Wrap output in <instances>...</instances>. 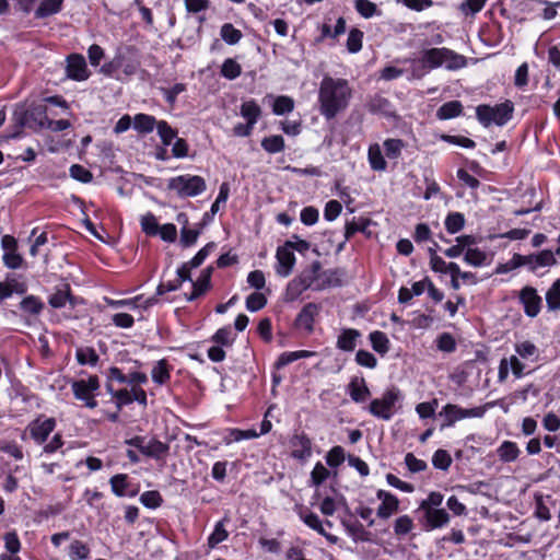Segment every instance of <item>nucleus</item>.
Wrapping results in <instances>:
<instances>
[{"label": "nucleus", "instance_id": "12", "mask_svg": "<svg viewBox=\"0 0 560 560\" xmlns=\"http://www.w3.org/2000/svg\"><path fill=\"white\" fill-rule=\"evenodd\" d=\"M518 301L523 306L525 315L530 318L538 316L542 308V299L536 288L532 285H525L520 290Z\"/></svg>", "mask_w": 560, "mask_h": 560}, {"label": "nucleus", "instance_id": "52", "mask_svg": "<svg viewBox=\"0 0 560 560\" xmlns=\"http://www.w3.org/2000/svg\"><path fill=\"white\" fill-rule=\"evenodd\" d=\"M220 35L229 45L237 44L243 36L242 32L231 23H225L221 26Z\"/></svg>", "mask_w": 560, "mask_h": 560}, {"label": "nucleus", "instance_id": "63", "mask_svg": "<svg viewBox=\"0 0 560 560\" xmlns=\"http://www.w3.org/2000/svg\"><path fill=\"white\" fill-rule=\"evenodd\" d=\"M329 476L330 471L320 462H317L311 472V482L313 486L319 487Z\"/></svg>", "mask_w": 560, "mask_h": 560}, {"label": "nucleus", "instance_id": "50", "mask_svg": "<svg viewBox=\"0 0 560 560\" xmlns=\"http://www.w3.org/2000/svg\"><path fill=\"white\" fill-rule=\"evenodd\" d=\"M383 145L385 155L390 160H396L401 155L405 142L401 139L389 138L384 141Z\"/></svg>", "mask_w": 560, "mask_h": 560}, {"label": "nucleus", "instance_id": "27", "mask_svg": "<svg viewBox=\"0 0 560 560\" xmlns=\"http://www.w3.org/2000/svg\"><path fill=\"white\" fill-rule=\"evenodd\" d=\"M372 223V220L369 218H352V220L347 221L345 224V237L346 241H350L355 233H362L365 237L370 238L372 235L371 230L369 229Z\"/></svg>", "mask_w": 560, "mask_h": 560}, {"label": "nucleus", "instance_id": "23", "mask_svg": "<svg viewBox=\"0 0 560 560\" xmlns=\"http://www.w3.org/2000/svg\"><path fill=\"white\" fill-rule=\"evenodd\" d=\"M347 513L350 515V518L342 517L340 520V523L346 532L352 537L354 541H371V533L365 530L362 523H360L358 520H352L353 514L348 508Z\"/></svg>", "mask_w": 560, "mask_h": 560}, {"label": "nucleus", "instance_id": "41", "mask_svg": "<svg viewBox=\"0 0 560 560\" xmlns=\"http://www.w3.org/2000/svg\"><path fill=\"white\" fill-rule=\"evenodd\" d=\"M75 358L80 365L96 366L100 361V355L92 347L78 348Z\"/></svg>", "mask_w": 560, "mask_h": 560}, {"label": "nucleus", "instance_id": "57", "mask_svg": "<svg viewBox=\"0 0 560 560\" xmlns=\"http://www.w3.org/2000/svg\"><path fill=\"white\" fill-rule=\"evenodd\" d=\"M326 463L331 468L339 467L346 458L345 450L340 445L331 447L326 454Z\"/></svg>", "mask_w": 560, "mask_h": 560}, {"label": "nucleus", "instance_id": "3", "mask_svg": "<svg viewBox=\"0 0 560 560\" xmlns=\"http://www.w3.org/2000/svg\"><path fill=\"white\" fill-rule=\"evenodd\" d=\"M513 114L514 104L510 100H505L504 102L493 106L489 104H480L476 107V118L485 128H488L491 125L502 127L513 118Z\"/></svg>", "mask_w": 560, "mask_h": 560}, {"label": "nucleus", "instance_id": "24", "mask_svg": "<svg viewBox=\"0 0 560 560\" xmlns=\"http://www.w3.org/2000/svg\"><path fill=\"white\" fill-rule=\"evenodd\" d=\"M213 268L211 266L205 268L196 281L192 282L191 292L186 295L188 301H195L205 295L211 289V276Z\"/></svg>", "mask_w": 560, "mask_h": 560}, {"label": "nucleus", "instance_id": "61", "mask_svg": "<svg viewBox=\"0 0 560 560\" xmlns=\"http://www.w3.org/2000/svg\"><path fill=\"white\" fill-rule=\"evenodd\" d=\"M413 528V521L409 515H401L394 523V533L396 536H405Z\"/></svg>", "mask_w": 560, "mask_h": 560}, {"label": "nucleus", "instance_id": "42", "mask_svg": "<svg viewBox=\"0 0 560 560\" xmlns=\"http://www.w3.org/2000/svg\"><path fill=\"white\" fill-rule=\"evenodd\" d=\"M260 145L269 154L280 153L285 149V142L281 135L262 138Z\"/></svg>", "mask_w": 560, "mask_h": 560}, {"label": "nucleus", "instance_id": "14", "mask_svg": "<svg viewBox=\"0 0 560 560\" xmlns=\"http://www.w3.org/2000/svg\"><path fill=\"white\" fill-rule=\"evenodd\" d=\"M291 457L305 463L312 456L313 442L303 431L295 432L289 440Z\"/></svg>", "mask_w": 560, "mask_h": 560}, {"label": "nucleus", "instance_id": "37", "mask_svg": "<svg viewBox=\"0 0 560 560\" xmlns=\"http://www.w3.org/2000/svg\"><path fill=\"white\" fill-rule=\"evenodd\" d=\"M229 521V517L224 516L221 521L215 523L213 532L208 537V546L210 548H214L217 545L228 539L229 532L225 529L224 525Z\"/></svg>", "mask_w": 560, "mask_h": 560}, {"label": "nucleus", "instance_id": "10", "mask_svg": "<svg viewBox=\"0 0 560 560\" xmlns=\"http://www.w3.org/2000/svg\"><path fill=\"white\" fill-rule=\"evenodd\" d=\"M57 421L54 417H45V415H38L32 420L25 428L22 434V440H25V435L28 434L30 439L37 445H43L47 442L49 435L55 431Z\"/></svg>", "mask_w": 560, "mask_h": 560}, {"label": "nucleus", "instance_id": "18", "mask_svg": "<svg viewBox=\"0 0 560 560\" xmlns=\"http://www.w3.org/2000/svg\"><path fill=\"white\" fill-rule=\"evenodd\" d=\"M80 302L79 298L72 294L69 283H63L61 287H57L55 292L48 296V304L52 308H62L67 303H69L73 308Z\"/></svg>", "mask_w": 560, "mask_h": 560}, {"label": "nucleus", "instance_id": "1", "mask_svg": "<svg viewBox=\"0 0 560 560\" xmlns=\"http://www.w3.org/2000/svg\"><path fill=\"white\" fill-rule=\"evenodd\" d=\"M352 89L347 79L325 75L318 89V110L326 120H331L349 106Z\"/></svg>", "mask_w": 560, "mask_h": 560}, {"label": "nucleus", "instance_id": "16", "mask_svg": "<svg viewBox=\"0 0 560 560\" xmlns=\"http://www.w3.org/2000/svg\"><path fill=\"white\" fill-rule=\"evenodd\" d=\"M320 308V305L317 303H306L294 319V328L302 329L307 335L312 334L314 331L315 318L318 316Z\"/></svg>", "mask_w": 560, "mask_h": 560}, {"label": "nucleus", "instance_id": "44", "mask_svg": "<svg viewBox=\"0 0 560 560\" xmlns=\"http://www.w3.org/2000/svg\"><path fill=\"white\" fill-rule=\"evenodd\" d=\"M515 352L522 358V359H530L534 362H537L539 359V350L536 347L535 343H533L529 340H525L522 342L515 343Z\"/></svg>", "mask_w": 560, "mask_h": 560}, {"label": "nucleus", "instance_id": "56", "mask_svg": "<svg viewBox=\"0 0 560 560\" xmlns=\"http://www.w3.org/2000/svg\"><path fill=\"white\" fill-rule=\"evenodd\" d=\"M522 266H525L524 255L515 253L509 261L497 266L495 273H506Z\"/></svg>", "mask_w": 560, "mask_h": 560}, {"label": "nucleus", "instance_id": "58", "mask_svg": "<svg viewBox=\"0 0 560 560\" xmlns=\"http://www.w3.org/2000/svg\"><path fill=\"white\" fill-rule=\"evenodd\" d=\"M453 463V459L450 453L445 450L439 448L434 452L432 456V465L436 469L447 470Z\"/></svg>", "mask_w": 560, "mask_h": 560}, {"label": "nucleus", "instance_id": "55", "mask_svg": "<svg viewBox=\"0 0 560 560\" xmlns=\"http://www.w3.org/2000/svg\"><path fill=\"white\" fill-rule=\"evenodd\" d=\"M201 231H202V229H200V226H198V225L196 229H189L187 226H183L180 229V238H179L180 245L185 248L195 245Z\"/></svg>", "mask_w": 560, "mask_h": 560}, {"label": "nucleus", "instance_id": "4", "mask_svg": "<svg viewBox=\"0 0 560 560\" xmlns=\"http://www.w3.org/2000/svg\"><path fill=\"white\" fill-rule=\"evenodd\" d=\"M494 406L503 407V399L486 402L483 406L463 408L455 404L443 406L440 416L444 417L441 429L453 427L457 421L466 418H482L485 413Z\"/></svg>", "mask_w": 560, "mask_h": 560}, {"label": "nucleus", "instance_id": "5", "mask_svg": "<svg viewBox=\"0 0 560 560\" xmlns=\"http://www.w3.org/2000/svg\"><path fill=\"white\" fill-rule=\"evenodd\" d=\"M320 269V261L314 260L307 270L289 281L283 294L284 302L296 301L317 280Z\"/></svg>", "mask_w": 560, "mask_h": 560}, {"label": "nucleus", "instance_id": "32", "mask_svg": "<svg viewBox=\"0 0 560 560\" xmlns=\"http://www.w3.org/2000/svg\"><path fill=\"white\" fill-rule=\"evenodd\" d=\"M464 106L459 101H448L442 104L436 110V118L440 120H448L456 118L463 114Z\"/></svg>", "mask_w": 560, "mask_h": 560}, {"label": "nucleus", "instance_id": "7", "mask_svg": "<svg viewBox=\"0 0 560 560\" xmlns=\"http://www.w3.org/2000/svg\"><path fill=\"white\" fill-rule=\"evenodd\" d=\"M71 389L77 400L84 407L95 409L98 406L96 397L101 389V382L97 375L91 374L86 380H74L71 383Z\"/></svg>", "mask_w": 560, "mask_h": 560}, {"label": "nucleus", "instance_id": "17", "mask_svg": "<svg viewBox=\"0 0 560 560\" xmlns=\"http://www.w3.org/2000/svg\"><path fill=\"white\" fill-rule=\"evenodd\" d=\"M109 485L112 492L118 498H133L139 492V486L133 487L127 474H116L112 476Z\"/></svg>", "mask_w": 560, "mask_h": 560}, {"label": "nucleus", "instance_id": "29", "mask_svg": "<svg viewBox=\"0 0 560 560\" xmlns=\"http://www.w3.org/2000/svg\"><path fill=\"white\" fill-rule=\"evenodd\" d=\"M348 390L351 399L358 404L364 402L371 396V392L363 377L352 378L348 385Z\"/></svg>", "mask_w": 560, "mask_h": 560}, {"label": "nucleus", "instance_id": "26", "mask_svg": "<svg viewBox=\"0 0 560 560\" xmlns=\"http://www.w3.org/2000/svg\"><path fill=\"white\" fill-rule=\"evenodd\" d=\"M555 255V252L550 249H544L537 254L524 255L525 266H528L532 272H535L538 267L553 266L557 264Z\"/></svg>", "mask_w": 560, "mask_h": 560}, {"label": "nucleus", "instance_id": "36", "mask_svg": "<svg viewBox=\"0 0 560 560\" xmlns=\"http://www.w3.org/2000/svg\"><path fill=\"white\" fill-rule=\"evenodd\" d=\"M241 115L250 125H256L261 115V108L255 100L245 101L241 105Z\"/></svg>", "mask_w": 560, "mask_h": 560}, {"label": "nucleus", "instance_id": "64", "mask_svg": "<svg viewBox=\"0 0 560 560\" xmlns=\"http://www.w3.org/2000/svg\"><path fill=\"white\" fill-rule=\"evenodd\" d=\"M159 223L152 212H148L141 218V229L149 236H155L159 232Z\"/></svg>", "mask_w": 560, "mask_h": 560}, {"label": "nucleus", "instance_id": "9", "mask_svg": "<svg viewBox=\"0 0 560 560\" xmlns=\"http://www.w3.org/2000/svg\"><path fill=\"white\" fill-rule=\"evenodd\" d=\"M401 399L397 387L386 389L381 398H374L369 405V412L377 419L388 421L396 412V404Z\"/></svg>", "mask_w": 560, "mask_h": 560}, {"label": "nucleus", "instance_id": "31", "mask_svg": "<svg viewBox=\"0 0 560 560\" xmlns=\"http://www.w3.org/2000/svg\"><path fill=\"white\" fill-rule=\"evenodd\" d=\"M172 370L173 366L166 359L159 360L151 371L152 381L159 386L167 384L171 380Z\"/></svg>", "mask_w": 560, "mask_h": 560}, {"label": "nucleus", "instance_id": "62", "mask_svg": "<svg viewBox=\"0 0 560 560\" xmlns=\"http://www.w3.org/2000/svg\"><path fill=\"white\" fill-rule=\"evenodd\" d=\"M69 173L73 179L84 184H88L93 179L92 172L81 164H72L70 166Z\"/></svg>", "mask_w": 560, "mask_h": 560}, {"label": "nucleus", "instance_id": "19", "mask_svg": "<svg viewBox=\"0 0 560 560\" xmlns=\"http://www.w3.org/2000/svg\"><path fill=\"white\" fill-rule=\"evenodd\" d=\"M18 310L21 316L37 318L45 310V303L39 296L28 294L20 301Z\"/></svg>", "mask_w": 560, "mask_h": 560}, {"label": "nucleus", "instance_id": "53", "mask_svg": "<svg viewBox=\"0 0 560 560\" xmlns=\"http://www.w3.org/2000/svg\"><path fill=\"white\" fill-rule=\"evenodd\" d=\"M140 502L145 508L155 510L163 504L164 500L158 490H148L140 495Z\"/></svg>", "mask_w": 560, "mask_h": 560}, {"label": "nucleus", "instance_id": "28", "mask_svg": "<svg viewBox=\"0 0 560 560\" xmlns=\"http://www.w3.org/2000/svg\"><path fill=\"white\" fill-rule=\"evenodd\" d=\"M361 336V331L355 328H343L337 338L336 347L341 351L352 352Z\"/></svg>", "mask_w": 560, "mask_h": 560}, {"label": "nucleus", "instance_id": "15", "mask_svg": "<svg viewBox=\"0 0 560 560\" xmlns=\"http://www.w3.org/2000/svg\"><path fill=\"white\" fill-rule=\"evenodd\" d=\"M66 74L72 81L81 82L90 78L91 71L88 68L85 58L81 54H70L67 56Z\"/></svg>", "mask_w": 560, "mask_h": 560}, {"label": "nucleus", "instance_id": "39", "mask_svg": "<svg viewBox=\"0 0 560 560\" xmlns=\"http://www.w3.org/2000/svg\"><path fill=\"white\" fill-rule=\"evenodd\" d=\"M368 159L373 171H385L387 168V162L385 161L381 148L377 143L370 145L368 151Z\"/></svg>", "mask_w": 560, "mask_h": 560}, {"label": "nucleus", "instance_id": "35", "mask_svg": "<svg viewBox=\"0 0 560 560\" xmlns=\"http://www.w3.org/2000/svg\"><path fill=\"white\" fill-rule=\"evenodd\" d=\"M68 557L70 560H88L91 557V548L86 542L74 539L69 545Z\"/></svg>", "mask_w": 560, "mask_h": 560}, {"label": "nucleus", "instance_id": "33", "mask_svg": "<svg viewBox=\"0 0 560 560\" xmlns=\"http://www.w3.org/2000/svg\"><path fill=\"white\" fill-rule=\"evenodd\" d=\"M521 454V450L515 442L503 441L497 448V455L502 463L515 462Z\"/></svg>", "mask_w": 560, "mask_h": 560}, {"label": "nucleus", "instance_id": "13", "mask_svg": "<svg viewBox=\"0 0 560 560\" xmlns=\"http://www.w3.org/2000/svg\"><path fill=\"white\" fill-rule=\"evenodd\" d=\"M296 514L300 520L311 529L315 530L319 535L324 536L326 540L330 544H337L339 541V537L332 535L324 528L323 521L319 520L318 515L312 512L307 506L300 505L296 509Z\"/></svg>", "mask_w": 560, "mask_h": 560}, {"label": "nucleus", "instance_id": "51", "mask_svg": "<svg viewBox=\"0 0 560 560\" xmlns=\"http://www.w3.org/2000/svg\"><path fill=\"white\" fill-rule=\"evenodd\" d=\"M325 287H341L346 272L341 268L327 269L323 272Z\"/></svg>", "mask_w": 560, "mask_h": 560}, {"label": "nucleus", "instance_id": "20", "mask_svg": "<svg viewBox=\"0 0 560 560\" xmlns=\"http://www.w3.org/2000/svg\"><path fill=\"white\" fill-rule=\"evenodd\" d=\"M376 497L382 501L376 510L377 517L386 520L398 511L399 500L395 494L385 490H378Z\"/></svg>", "mask_w": 560, "mask_h": 560}, {"label": "nucleus", "instance_id": "45", "mask_svg": "<svg viewBox=\"0 0 560 560\" xmlns=\"http://www.w3.org/2000/svg\"><path fill=\"white\" fill-rule=\"evenodd\" d=\"M235 340V335L231 326H223L219 328L212 336L211 341L221 347H232Z\"/></svg>", "mask_w": 560, "mask_h": 560}, {"label": "nucleus", "instance_id": "6", "mask_svg": "<svg viewBox=\"0 0 560 560\" xmlns=\"http://www.w3.org/2000/svg\"><path fill=\"white\" fill-rule=\"evenodd\" d=\"M167 189L175 191L179 198L184 199L201 195L207 189V184L199 175L184 174L170 178Z\"/></svg>", "mask_w": 560, "mask_h": 560}, {"label": "nucleus", "instance_id": "46", "mask_svg": "<svg viewBox=\"0 0 560 560\" xmlns=\"http://www.w3.org/2000/svg\"><path fill=\"white\" fill-rule=\"evenodd\" d=\"M294 109V100L288 95L277 96L272 104V112L275 115H285Z\"/></svg>", "mask_w": 560, "mask_h": 560}, {"label": "nucleus", "instance_id": "49", "mask_svg": "<svg viewBox=\"0 0 560 560\" xmlns=\"http://www.w3.org/2000/svg\"><path fill=\"white\" fill-rule=\"evenodd\" d=\"M364 33L353 27L350 30L347 38V49L350 54H357L362 49Z\"/></svg>", "mask_w": 560, "mask_h": 560}, {"label": "nucleus", "instance_id": "38", "mask_svg": "<svg viewBox=\"0 0 560 560\" xmlns=\"http://www.w3.org/2000/svg\"><path fill=\"white\" fill-rule=\"evenodd\" d=\"M159 121L154 116L148 114H137L133 117V128L141 133L152 132Z\"/></svg>", "mask_w": 560, "mask_h": 560}, {"label": "nucleus", "instance_id": "8", "mask_svg": "<svg viewBox=\"0 0 560 560\" xmlns=\"http://www.w3.org/2000/svg\"><path fill=\"white\" fill-rule=\"evenodd\" d=\"M15 124L20 128L27 127L35 131L43 130L49 119L48 107L43 103L33 102L21 113H14Z\"/></svg>", "mask_w": 560, "mask_h": 560}, {"label": "nucleus", "instance_id": "22", "mask_svg": "<svg viewBox=\"0 0 560 560\" xmlns=\"http://www.w3.org/2000/svg\"><path fill=\"white\" fill-rule=\"evenodd\" d=\"M422 514V524L425 530L442 528L450 522V514L444 509H428Z\"/></svg>", "mask_w": 560, "mask_h": 560}, {"label": "nucleus", "instance_id": "43", "mask_svg": "<svg viewBox=\"0 0 560 560\" xmlns=\"http://www.w3.org/2000/svg\"><path fill=\"white\" fill-rule=\"evenodd\" d=\"M545 298L549 312L560 311V278L547 290Z\"/></svg>", "mask_w": 560, "mask_h": 560}, {"label": "nucleus", "instance_id": "11", "mask_svg": "<svg viewBox=\"0 0 560 560\" xmlns=\"http://www.w3.org/2000/svg\"><path fill=\"white\" fill-rule=\"evenodd\" d=\"M125 444L136 447L142 455L155 460L164 458L170 450L168 444L154 438L147 442V438L143 435H135L125 440Z\"/></svg>", "mask_w": 560, "mask_h": 560}, {"label": "nucleus", "instance_id": "60", "mask_svg": "<svg viewBox=\"0 0 560 560\" xmlns=\"http://www.w3.org/2000/svg\"><path fill=\"white\" fill-rule=\"evenodd\" d=\"M245 305L249 312H258L267 305V298L260 292L250 293L246 298Z\"/></svg>", "mask_w": 560, "mask_h": 560}, {"label": "nucleus", "instance_id": "47", "mask_svg": "<svg viewBox=\"0 0 560 560\" xmlns=\"http://www.w3.org/2000/svg\"><path fill=\"white\" fill-rule=\"evenodd\" d=\"M156 130L164 147H168L177 138V130L172 128L166 120H159Z\"/></svg>", "mask_w": 560, "mask_h": 560}, {"label": "nucleus", "instance_id": "25", "mask_svg": "<svg viewBox=\"0 0 560 560\" xmlns=\"http://www.w3.org/2000/svg\"><path fill=\"white\" fill-rule=\"evenodd\" d=\"M276 258L278 261L277 273L281 277H288L295 265L294 253L283 244L277 248Z\"/></svg>", "mask_w": 560, "mask_h": 560}, {"label": "nucleus", "instance_id": "34", "mask_svg": "<svg viewBox=\"0 0 560 560\" xmlns=\"http://www.w3.org/2000/svg\"><path fill=\"white\" fill-rule=\"evenodd\" d=\"M369 339L373 350L378 354L385 355L389 351L390 342L385 332L381 330H374L370 332Z\"/></svg>", "mask_w": 560, "mask_h": 560}, {"label": "nucleus", "instance_id": "30", "mask_svg": "<svg viewBox=\"0 0 560 560\" xmlns=\"http://www.w3.org/2000/svg\"><path fill=\"white\" fill-rule=\"evenodd\" d=\"M65 0H42L34 12L35 19L43 20L62 11Z\"/></svg>", "mask_w": 560, "mask_h": 560}, {"label": "nucleus", "instance_id": "59", "mask_svg": "<svg viewBox=\"0 0 560 560\" xmlns=\"http://www.w3.org/2000/svg\"><path fill=\"white\" fill-rule=\"evenodd\" d=\"M187 86L185 83H175L171 88H161V92L163 94L165 102L168 105L173 106L176 103L178 95L185 92Z\"/></svg>", "mask_w": 560, "mask_h": 560}, {"label": "nucleus", "instance_id": "48", "mask_svg": "<svg viewBox=\"0 0 560 560\" xmlns=\"http://www.w3.org/2000/svg\"><path fill=\"white\" fill-rule=\"evenodd\" d=\"M220 73L228 80H235L241 75L242 67L235 59L226 58L221 66Z\"/></svg>", "mask_w": 560, "mask_h": 560}, {"label": "nucleus", "instance_id": "2", "mask_svg": "<svg viewBox=\"0 0 560 560\" xmlns=\"http://www.w3.org/2000/svg\"><path fill=\"white\" fill-rule=\"evenodd\" d=\"M415 65H419L423 72H429L443 65H445L447 70L456 71L467 66V58L447 47H434L422 50L420 58Z\"/></svg>", "mask_w": 560, "mask_h": 560}, {"label": "nucleus", "instance_id": "21", "mask_svg": "<svg viewBox=\"0 0 560 560\" xmlns=\"http://www.w3.org/2000/svg\"><path fill=\"white\" fill-rule=\"evenodd\" d=\"M365 107L369 113L373 115H382L387 118L395 117L394 105L388 98L382 96L381 94H374L370 96Z\"/></svg>", "mask_w": 560, "mask_h": 560}, {"label": "nucleus", "instance_id": "40", "mask_svg": "<svg viewBox=\"0 0 560 560\" xmlns=\"http://www.w3.org/2000/svg\"><path fill=\"white\" fill-rule=\"evenodd\" d=\"M465 222V215L462 212H448L444 220L445 230L450 234H456L464 229Z\"/></svg>", "mask_w": 560, "mask_h": 560}, {"label": "nucleus", "instance_id": "54", "mask_svg": "<svg viewBox=\"0 0 560 560\" xmlns=\"http://www.w3.org/2000/svg\"><path fill=\"white\" fill-rule=\"evenodd\" d=\"M464 260L470 266L480 267L485 265L487 260V254L478 247L467 248L464 255Z\"/></svg>", "mask_w": 560, "mask_h": 560}]
</instances>
